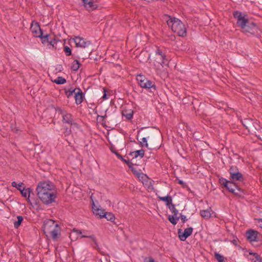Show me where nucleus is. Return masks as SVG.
<instances>
[{
    "label": "nucleus",
    "instance_id": "20e7f679",
    "mask_svg": "<svg viewBox=\"0 0 262 262\" xmlns=\"http://www.w3.org/2000/svg\"><path fill=\"white\" fill-rule=\"evenodd\" d=\"M169 26H170L172 31L176 33L180 36H184L186 35V29L183 23L176 18H170L167 21Z\"/></svg>",
    "mask_w": 262,
    "mask_h": 262
},
{
    "label": "nucleus",
    "instance_id": "a19ab883",
    "mask_svg": "<svg viewBox=\"0 0 262 262\" xmlns=\"http://www.w3.org/2000/svg\"><path fill=\"white\" fill-rule=\"evenodd\" d=\"M180 217L183 223H185L187 220L186 216L184 215L181 214Z\"/></svg>",
    "mask_w": 262,
    "mask_h": 262
},
{
    "label": "nucleus",
    "instance_id": "4be33fe9",
    "mask_svg": "<svg viewBox=\"0 0 262 262\" xmlns=\"http://www.w3.org/2000/svg\"><path fill=\"white\" fill-rule=\"evenodd\" d=\"M159 198L160 200L165 202L167 206L170 205L172 203V198L169 195L166 196H159Z\"/></svg>",
    "mask_w": 262,
    "mask_h": 262
},
{
    "label": "nucleus",
    "instance_id": "9b49d317",
    "mask_svg": "<svg viewBox=\"0 0 262 262\" xmlns=\"http://www.w3.org/2000/svg\"><path fill=\"white\" fill-rule=\"evenodd\" d=\"M82 2L84 7L89 11L95 10L98 7L97 3L94 0H82Z\"/></svg>",
    "mask_w": 262,
    "mask_h": 262
},
{
    "label": "nucleus",
    "instance_id": "412c9836",
    "mask_svg": "<svg viewBox=\"0 0 262 262\" xmlns=\"http://www.w3.org/2000/svg\"><path fill=\"white\" fill-rule=\"evenodd\" d=\"M21 195L25 197H28V199L29 200V197L30 195V193H32V189L30 188H28L27 189H25V188H23L22 190L20 191Z\"/></svg>",
    "mask_w": 262,
    "mask_h": 262
},
{
    "label": "nucleus",
    "instance_id": "39448f33",
    "mask_svg": "<svg viewBox=\"0 0 262 262\" xmlns=\"http://www.w3.org/2000/svg\"><path fill=\"white\" fill-rule=\"evenodd\" d=\"M219 182L222 185H224L225 187L230 192L234 194H237L235 190L238 189L237 186L232 181H228L224 178L220 179Z\"/></svg>",
    "mask_w": 262,
    "mask_h": 262
},
{
    "label": "nucleus",
    "instance_id": "8fccbe9b",
    "mask_svg": "<svg viewBox=\"0 0 262 262\" xmlns=\"http://www.w3.org/2000/svg\"><path fill=\"white\" fill-rule=\"evenodd\" d=\"M85 235H89L88 234H84Z\"/></svg>",
    "mask_w": 262,
    "mask_h": 262
},
{
    "label": "nucleus",
    "instance_id": "f3484780",
    "mask_svg": "<svg viewBox=\"0 0 262 262\" xmlns=\"http://www.w3.org/2000/svg\"><path fill=\"white\" fill-rule=\"evenodd\" d=\"M100 213H98L101 218L105 217L107 220L113 221L115 219L114 215L110 212H104L103 210H100Z\"/></svg>",
    "mask_w": 262,
    "mask_h": 262
},
{
    "label": "nucleus",
    "instance_id": "cd10ccee",
    "mask_svg": "<svg viewBox=\"0 0 262 262\" xmlns=\"http://www.w3.org/2000/svg\"><path fill=\"white\" fill-rule=\"evenodd\" d=\"M179 219L180 217H178L177 216L176 217L174 215H169L168 217L169 222L174 225L177 224V221L179 220Z\"/></svg>",
    "mask_w": 262,
    "mask_h": 262
},
{
    "label": "nucleus",
    "instance_id": "bb28decb",
    "mask_svg": "<svg viewBox=\"0 0 262 262\" xmlns=\"http://www.w3.org/2000/svg\"><path fill=\"white\" fill-rule=\"evenodd\" d=\"M80 67V63L77 60H75L71 66L72 70L76 71L78 70Z\"/></svg>",
    "mask_w": 262,
    "mask_h": 262
},
{
    "label": "nucleus",
    "instance_id": "f8f14e48",
    "mask_svg": "<svg viewBox=\"0 0 262 262\" xmlns=\"http://www.w3.org/2000/svg\"><path fill=\"white\" fill-rule=\"evenodd\" d=\"M62 121L66 123H68L72 126L78 127V125L77 123L75 122L72 115L70 114L66 113L62 116Z\"/></svg>",
    "mask_w": 262,
    "mask_h": 262
},
{
    "label": "nucleus",
    "instance_id": "a211bd4d",
    "mask_svg": "<svg viewBox=\"0 0 262 262\" xmlns=\"http://www.w3.org/2000/svg\"><path fill=\"white\" fill-rule=\"evenodd\" d=\"M142 88H145V89H150L154 88L155 89L156 86L154 84V83L148 80L147 79L145 80H144V82H142L141 83L139 84Z\"/></svg>",
    "mask_w": 262,
    "mask_h": 262
},
{
    "label": "nucleus",
    "instance_id": "aec40b11",
    "mask_svg": "<svg viewBox=\"0 0 262 262\" xmlns=\"http://www.w3.org/2000/svg\"><path fill=\"white\" fill-rule=\"evenodd\" d=\"M230 178L233 181H243L244 180L242 174L239 171L231 174Z\"/></svg>",
    "mask_w": 262,
    "mask_h": 262
},
{
    "label": "nucleus",
    "instance_id": "c85d7f7f",
    "mask_svg": "<svg viewBox=\"0 0 262 262\" xmlns=\"http://www.w3.org/2000/svg\"><path fill=\"white\" fill-rule=\"evenodd\" d=\"M54 82L58 84H63L66 82V79L62 77H58L54 80Z\"/></svg>",
    "mask_w": 262,
    "mask_h": 262
},
{
    "label": "nucleus",
    "instance_id": "7ed1b4c3",
    "mask_svg": "<svg viewBox=\"0 0 262 262\" xmlns=\"http://www.w3.org/2000/svg\"><path fill=\"white\" fill-rule=\"evenodd\" d=\"M43 232L45 234L49 235L54 241H57L58 235L60 233V228L52 220H49L44 222Z\"/></svg>",
    "mask_w": 262,
    "mask_h": 262
},
{
    "label": "nucleus",
    "instance_id": "37998d69",
    "mask_svg": "<svg viewBox=\"0 0 262 262\" xmlns=\"http://www.w3.org/2000/svg\"><path fill=\"white\" fill-rule=\"evenodd\" d=\"M73 232H76L77 234H81L82 231L80 230L76 229L74 228L73 230Z\"/></svg>",
    "mask_w": 262,
    "mask_h": 262
},
{
    "label": "nucleus",
    "instance_id": "1a4fd4ad",
    "mask_svg": "<svg viewBox=\"0 0 262 262\" xmlns=\"http://www.w3.org/2000/svg\"><path fill=\"white\" fill-rule=\"evenodd\" d=\"M258 231L253 229H249L246 233L247 239L251 242L258 241Z\"/></svg>",
    "mask_w": 262,
    "mask_h": 262
},
{
    "label": "nucleus",
    "instance_id": "7c9ffc66",
    "mask_svg": "<svg viewBox=\"0 0 262 262\" xmlns=\"http://www.w3.org/2000/svg\"><path fill=\"white\" fill-rule=\"evenodd\" d=\"M122 114L126 119H130L133 117V112L131 111L129 113H127L126 111H124L122 112Z\"/></svg>",
    "mask_w": 262,
    "mask_h": 262
},
{
    "label": "nucleus",
    "instance_id": "c03bdc74",
    "mask_svg": "<svg viewBox=\"0 0 262 262\" xmlns=\"http://www.w3.org/2000/svg\"><path fill=\"white\" fill-rule=\"evenodd\" d=\"M17 185H18V184H17L15 182H13L12 183V186L13 187H16H16H17Z\"/></svg>",
    "mask_w": 262,
    "mask_h": 262
},
{
    "label": "nucleus",
    "instance_id": "e433bc0d",
    "mask_svg": "<svg viewBox=\"0 0 262 262\" xmlns=\"http://www.w3.org/2000/svg\"><path fill=\"white\" fill-rule=\"evenodd\" d=\"M253 255L255 256V257L254 259H253V262H261L260 257L259 255H258V254L254 253Z\"/></svg>",
    "mask_w": 262,
    "mask_h": 262
},
{
    "label": "nucleus",
    "instance_id": "f704fd0d",
    "mask_svg": "<svg viewBox=\"0 0 262 262\" xmlns=\"http://www.w3.org/2000/svg\"><path fill=\"white\" fill-rule=\"evenodd\" d=\"M64 52L67 56H70L72 54L71 49L68 46L64 47Z\"/></svg>",
    "mask_w": 262,
    "mask_h": 262
},
{
    "label": "nucleus",
    "instance_id": "2f4dec72",
    "mask_svg": "<svg viewBox=\"0 0 262 262\" xmlns=\"http://www.w3.org/2000/svg\"><path fill=\"white\" fill-rule=\"evenodd\" d=\"M49 35H46L45 36H43V34L40 36L39 37L41 38L42 43H45L46 42H48L49 41Z\"/></svg>",
    "mask_w": 262,
    "mask_h": 262
},
{
    "label": "nucleus",
    "instance_id": "b1692460",
    "mask_svg": "<svg viewBox=\"0 0 262 262\" xmlns=\"http://www.w3.org/2000/svg\"><path fill=\"white\" fill-rule=\"evenodd\" d=\"M200 215L205 219H208L211 217V213L208 209L201 210Z\"/></svg>",
    "mask_w": 262,
    "mask_h": 262
},
{
    "label": "nucleus",
    "instance_id": "4c0bfd02",
    "mask_svg": "<svg viewBox=\"0 0 262 262\" xmlns=\"http://www.w3.org/2000/svg\"><path fill=\"white\" fill-rule=\"evenodd\" d=\"M55 110H56V113H58L59 114H61V115H62V116L63 115V114H65L66 113L60 107H56L55 108Z\"/></svg>",
    "mask_w": 262,
    "mask_h": 262
},
{
    "label": "nucleus",
    "instance_id": "49530a36",
    "mask_svg": "<svg viewBox=\"0 0 262 262\" xmlns=\"http://www.w3.org/2000/svg\"><path fill=\"white\" fill-rule=\"evenodd\" d=\"M232 243H233V245H234L235 246H236L237 244V242L236 239H233L232 241Z\"/></svg>",
    "mask_w": 262,
    "mask_h": 262
},
{
    "label": "nucleus",
    "instance_id": "09e8293b",
    "mask_svg": "<svg viewBox=\"0 0 262 262\" xmlns=\"http://www.w3.org/2000/svg\"><path fill=\"white\" fill-rule=\"evenodd\" d=\"M156 57H158V59H160V56H156Z\"/></svg>",
    "mask_w": 262,
    "mask_h": 262
},
{
    "label": "nucleus",
    "instance_id": "72a5a7b5",
    "mask_svg": "<svg viewBox=\"0 0 262 262\" xmlns=\"http://www.w3.org/2000/svg\"><path fill=\"white\" fill-rule=\"evenodd\" d=\"M111 150L113 153H114L117 156L118 158L120 159L122 161L124 162V160H126L123 158V157L120 154H119L116 150L114 149L112 147L111 148Z\"/></svg>",
    "mask_w": 262,
    "mask_h": 262
},
{
    "label": "nucleus",
    "instance_id": "423d86ee",
    "mask_svg": "<svg viewBox=\"0 0 262 262\" xmlns=\"http://www.w3.org/2000/svg\"><path fill=\"white\" fill-rule=\"evenodd\" d=\"M30 30L34 37H38L42 35V32L40 29V26L37 22H32Z\"/></svg>",
    "mask_w": 262,
    "mask_h": 262
},
{
    "label": "nucleus",
    "instance_id": "ea45409f",
    "mask_svg": "<svg viewBox=\"0 0 262 262\" xmlns=\"http://www.w3.org/2000/svg\"><path fill=\"white\" fill-rule=\"evenodd\" d=\"M56 38H54V39H51L50 40L49 39V41L48 42L51 45H52V46L54 47V44L56 43Z\"/></svg>",
    "mask_w": 262,
    "mask_h": 262
},
{
    "label": "nucleus",
    "instance_id": "a18cd8bd",
    "mask_svg": "<svg viewBox=\"0 0 262 262\" xmlns=\"http://www.w3.org/2000/svg\"><path fill=\"white\" fill-rule=\"evenodd\" d=\"M103 90H104V94L103 96H102V98L106 99V94L105 93L106 90L105 89H103Z\"/></svg>",
    "mask_w": 262,
    "mask_h": 262
},
{
    "label": "nucleus",
    "instance_id": "58836bf2",
    "mask_svg": "<svg viewBox=\"0 0 262 262\" xmlns=\"http://www.w3.org/2000/svg\"><path fill=\"white\" fill-rule=\"evenodd\" d=\"M106 115L105 114V116H100V115H98L97 116V118H101L102 119V124L104 126H105V121H104V119L106 117Z\"/></svg>",
    "mask_w": 262,
    "mask_h": 262
},
{
    "label": "nucleus",
    "instance_id": "473e14b6",
    "mask_svg": "<svg viewBox=\"0 0 262 262\" xmlns=\"http://www.w3.org/2000/svg\"><path fill=\"white\" fill-rule=\"evenodd\" d=\"M146 79H147L143 75H139L137 77V80H138V82L139 84L140 83H141L142 82H144V80L146 81Z\"/></svg>",
    "mask_w": 262,
    "mask_h": 262
},
{
    "label": "nucleus",
    "instance_id": "dca6fc26",
    "mask_svg": "<svg viewBox=\"0 0 262 262\" xmlns=\"http://www.w3.org/2000/svg\"><path fill=\"white\" fill-rule=\"evenodd\" d=\"M74 98L77 104H79L83 101V93L80 89H78L76 93L75 94Z\"/></svg>",
    "mask_w": 262,
    "mask_h": 262
},
{
    "label": "nucleus",
    "instance_id": "ddd939ff",
    "mask_svg": "<svg viewBox=\"0 0 262 262\" xmlns=\"http://www.w3.org/2000/svg\"><path fill=\"white\" fill-rule=\"evenodd\" d=\"M133 157L131 159V161L135 162L136 159L139 157L141 159L144 155V150L143 149H140L136 151L131 152L129 154Z\"/></svg>",
    "mask_w": 262,
    "mask_h": 262
},
{
    "label": "nucleus",
    "instance_id": "393cba45",
    "mask_svg": "<svg viewBox=\"0 0 262 262\" xmlns=\"http://www.w3.org/2000/svg\"><path fill=\"white\" fill-rule=\"evenodd\" d=\"M17 221L14 222V226L15 228H18L24 219L23 217L21 215L17 216Z\"/></svg>",
    "mask_w": 262,
    "mask_h": 262
},
{
    "label": "nucleus",
    "instance_id": "79ce46f5",
    "mask_svg": "<svg viewBox=\"0 0 262 262\" xmlns=\"http://www.w3.org/2000/svg\"><path fill=\"white\" fill-rule=\"evenodd\" d=\"M23 183H21V184H18L17 185V189H18L20 191H21L23 189V188H24L23 186Z\"/></svg>",
    "mask_w": 262,
    "mask_h": 262
},
{
    "label": "nucleus",
    "instance_id": "2eb2a0df",
    "mask_svg": "<svg viewBox=\"0 0 262 262\" xmlns=\"http://www.w3.org/2000/svg\"><path fill=\"white\" fill-rule=\"evenodd\" d=\"M152 137V133L151 132H149L146 133L144 136L141 138V141H140L141 146H145L148 148V144L147 143V139H148V140H150L151 139Z\"/></svg>",
    "mask_w": 262,
    "mask_h": 262
},
{
    "label": "nucleus",
    "instance_id": "4468645a",
    "mask_svg": "<svg viewBox=\"0 0 262 262\" xmlns=\"http://www.w3.org/2000/svg\"><path fill=\"white\" fill-rule=\"evenodd\" d=\"M124 162L128 166L129 168L135 175H136L138 178L140 177L141 175V172L138 171L135 167H133L134 165H137L136 162H134L132 161H129V160H124Z\"/></svg>",
    "mask_w": 262,
    "mask_h": 262
},
{
    "label": "nucleus",
    "instance_id": "f03ea898",
    "mask_svg": "<svg viewBox=\"0 0 262 262\" xmlns=\"http://www.w3.org/2000/svg\"><path fill=\"white\" fill-rule=\"evenodd\" d=\"M233 15L234 17L237 19V25L243 29L244 33H249L255 36L260 35L261 30L255 23L249 22L245 15H243L238 11H234Z\"/></svg>",
    "mask_w": 262,
    "mask_h": 262
},
{
    "label": "nucleus",
    "instance_id": "9d476101",
    "mask_svg": "<svg viewBox=\"0 0 262 262\" xmlns=\"http://www.w3.org/2000/svg\"><path fill=\"white\" fill-rule=\"evenodd\" d=\"M193 229L192 227L187 228L183 232L181 229L178 230V234L180 239L182 241H184L186 239L190 236L192 233Z\"/></svg>",
    "mask_w": 262,
    "mask_h": 262
},
{
    "label": "nucleus",
    "instance_id": "6ab92c4d",
    "mask_svg": "<svg viewBox=\"0 0 262 262\" xmlns=\"http://www.w3.org/2000/svg\"><path fill=\"white\" fill-rule=\"evenodd\" d=\"M84 237H87V238H90L92 239V240L93 241V242H94V245L93 246V248L97 250H99L98 244L97 242L96 237L94 235H93V234H92V235H82L81 238H84Z\"/></svg>",
    "mask_w": 262,
    "mask_h": 262
},
{
    "label": "nucleus",
    "instance_id": "5701e85b",
    "mask_svg": "<svg viewBox=\"0 0 262 262\" xmlns=\"http://www.w3.org/2000/svg\"><path fill=\"white\" fill-rule=\"evenodd\" d=\"M78 89H73L71 88L69 90H65V93L68 98H70L71 96L73 95H75V94L76 93Z\"/></svg>",
    "mask_w": 262,
    "mask_h": 262
},
{
    "label": "nucleus",
    "instance_id": "f257e3e1",
    "mask_svg": "<svg viewBox=\"0 0 262 262\" xmlns=\"http://www.w3.org/2000/svg\"><path fill=\"white\" fill-rule=\"evenodd\" d=\"M37 195L45 204H51L55 201L56 193L54 185L50 181L39 182L36 188Z\"/></svg>",
    "mask_w": 262,
    "mask_h": 262
},
{
    "label": "nucleus",
    "instance_id": "6e6552de",
    "mask_svg": "<svg viewBox=\"0 0 262 262\" xmlns=\"http://www.w3.org/2000/svg\"><path fill=\"white\" fill-rule=\"evenodd\" d=\"M74 40L77 47L84 48L88 47L91 45V42L90 41H86L83 38L79 36L75 37Z\"/></svg>",
    "mask_w": 262,
    "mask_h": 262
},
{
    "label": "nucleus",
    "instance_id": "de8ad7c7",
    "mask_svg": "<svg viewBox=\"0 0 262 262\" xmlns=\"http://www.w3.org/2000/svg\"><path fill=\"white\" fill-rule=\"evenodd\" d=\"M178 183H179L180 184L182 185L183 186H184V185H185V183H184L183 182V181H182V180H179V182H178Z\"/></svg>",
    "mask_w": 262,
    "mask_h": 262
},
{
    "label": "nucleus",
    "instance_id": "c756f323",
    "mask_svg": "<svg viewBox=\"0 0 262 262\" xmlns=\"http://www.w3.org/2000/svg\"><path fill=\"white\" fill-rule=\"evenodd\" d=\"M214 256L218 262H225L224 257L220 254L215 252Z\"/></svg>",
    "mask_w": 262,
    "mask_h": 262
},
{
    "label": "nucleus",
    "instance_id": "0eeeda50",
    "mask_svg": "<svg viewBox=\"0 0 262 262\" xmlns=\"http://www.w3.org/2000/svg\"><path fill=\"white\" fill-rule=\"evenodd\" d=\"M156 56H160V59L156 57L157 62L160 63L162 67L168 64V60L166 58L165 54L163 53L159 48L155 52Z\"/></svg>",
    "mask_w": 262,
    "mask_h": 262
},
{
    "label": "nucleus",
    "instance_id": "a878e982",
    "mask_svg": "<svg viewBox=\"0 0 262 262\" xmlns=\"http://www.w3.org/2000/svg\"><path fill=\"white\" fill-rule=\"evenodd\" d=\"M168 207L173 213V215L176 217L178 215V211L176 209L175 205L171 203L170 205L168 206Z\"/></svg>",
    "mask_w": 262,
    "mask_h": 262
},
{
    "label": "nucleus",
    "instance_id": "c9c22d12",
    "mask_svg": "<svg viewBox=\"0 0 262 262\" xmlns=\"http://www.w3.org/2000/svg\"><path fill=\"white\" fill-rule=\"evenodd\" d=\"M238 171V169L236 166H232L229 169V173L230 175L233 173H236Z\"/></svg>",
    "mask_w": 262,
    "mask_h": 262
}]
</instances>
